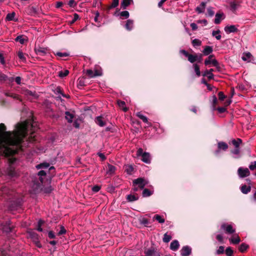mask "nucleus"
Here are the masks:
<instances>
[{
    "instance_id": "nucleus-2",
    "label": "nucleus",
    "mask_w": 256,
    "mask_h": 256,
    "mask_svg": "<svg viewBox=\"0 0 256 256\" xmlns=\"http://www.w3.org/2000/svg\"><path fill=\"white\" fill-rule=\"evenodd\" d=\"M132 184L134 188L132 190L134 192H136L140 190L144 189V187L147 184L148 182L144 178H140L134 180Z\"/></svg>"
},
{
    "instance_id": "nucleus-28",
    "label": "nucleus",
    "mask_w": 256,
    "mask_h": 256,
    "mask_svg": "<svg viewBox=\"0 0 256 256\" xmlns=\"http://www.w3.org/2000/svg\"><path fill=\"white\" fill-rule=\"evenodd\" d=\"M119 4V0H113L112 4L110 6H108L107 10L108 11L110 9L116 8Z\"/></svg>"
},
{
    "instance_id": "nucleus-17",
    "label": "nucleus",
    "mask_w": 256,
    "mask_h": 256,
    "mask_svg": "<svg viewBox=\"0 0 256 256\" xmlns=\"http://www.w3.org/2000/svg\"><path fill=\"white\" fill-rule=\"evenodd\" d=\"M134 24V20H126L125 28L128 30H131L132 29Z\"/></svg>"
},
{
    "instance_id": "nucleus-58",
    "label": "nucleus",
    "mask_w": 256,
    "mask_h": 256,
    "mask_svg": "<svg viewBox=\"0 0 256 256\" xmlns=\"http://www.w3.org/2000/svg\"><path fill=\"white\" fill-rule=\"evenodd\" d=\"M203 54H196V56H197V59H196V62L198 63H201L202 62V57H203Z\"/></svg>"
},
{
    "instance_id": "nucleus-34",
    "label": "nucleus",
    "mask_w": 256,
    "mask_h": 256,
    "mask_svg": "<svg viewBox=\"0 0 256 256\" xmlns=\"http://www.w3.org/2000/svg\"><path fill=\"white\" fill-rule=\"evenodd\" d=\"M153 193L152 191L149 190L148 188H144L142 192V196L144 197H148L151 196Z\"/></svg>"
},
{
    "instance_id": "nucleus-59",
    "label": "nucleus",
    "mask_w": 256,
    "mask_h": 256,
    "mask_svg": "<svg viewBox=\"0 0 256 256\" xmlns=\"http://www.w3.org/2000/svg\"><path fill=\"white\" fill-rule=\"evenodd\" d=\"M60 230L58 232V235H62V234H65L66 233V230L65 229V228H64V226H60Z\"/></svg>"
},
{
    "instance_id": "nucleus-1",
    "label": "nucleus",
    "mask_w": 256,
    "mask_h": 256,
    "mask_svg": "<svg viewBox=\"0 0 256 256\" xmlns=\"http://www.w3.org/2000/svg\"><path fill=\"white\" fill-rule=\"evenodd\" d=\"M37 122H35L33 116L23 122L17 123L14 128H36Z\"/></svg>"
},
{
    "instance_id": "nucleus-5",
    "label": "nucleus",
    "mask_w": 256,
    "mask_h": 256,
    "mask_svg": "<svg viewBox=\"0 0 256 256\" xmlns=\"http://www.w3.org/2000/svg\"><path fill=\"white\" fill-rule=\"evenodd\" d=\"M250 174V171L248 168L240 167L238 170V174L240 178L248 177Z\"/></svg>"
},
{
    "instance_id": "nucleus-23",
    "label": "nucleus",
    "mask_w": 256,
    "mask_h": 256,
    "mask_svg": "<svg viewBox=\"0 0 256 256\" xmlns=\"http://www.w3.org/2000/svg\"><path fill=\"white\" fill-rule=\"evenodd\" d=\"M16 16V13L14 12H12L11 13H8L6 18V20L8 21H12L14 20L16 22L17 20H14V16Z\"/></svg>"
},
{
    "instance_id": "nucleus-33",
    "label": "nucleus",
    "mask_w": 256,
    "mask_h": 256,
    "mask_svg": "<svg viewBox=\"0 0 256 256\" xmlns=\"http://www.w3.org/2000/svg\"><path fill=\"white\" fill-rule=\"evenodd\" d=\"M193 67L194 70V72L196 74V75L199 77L200 76L201 73L200 71V66L197 64H194Z\"/></svg>"
},
{
    "instance_id": "nucleus-6",
    "label": "nucleus",
    "mask_w": 256,
    "mask_h": 256,
    "mask_svg": "<svg viewBox=\"0 0 256 256\" xmlns=\"http://www.w3.org/2000/svg\"><path fill=\"white\" fill-rule=\"evenodd\" d=\"M180 52L188 58V60L190 63L194 64V62H196V54H189L187 51L184 50H181Z\"/></svg>"
},
{
    "instance_id": "nucleus-62",
    "label": "nucleus",
    "mask_w": 256,
    "mask_h": 256,
    "mask_svg": "<svg viewBox=\"0 0 256 256\" xmlns=\"http://www.w3.org/2000/svg\"><path fill=\"white\" fill-rule=\"evenodd\" d=\"M86 74L90 78H94V72L92 70H88Z\"/></svg>"
},
{
    "instance_id": "nucleus-22",
    "label": "nucleus",
    "mask_w": 256,
    "mask_h": 256,
    "mask_svg": "<svg viewBox=\"0 0 256 256\" xmlns=\"http://www.w3.org/2000/svg\"><path fill=\"white\" fill-rule=\"evenodd\" d=\"M65 118L68 122H72L74 118V115L69 112H66Z\"/></svg>"
},
{
    "instance_id": "nucleus-8",
    "label": "nucleus",
    "mask_w": 256,
    "mask_h": 256,
    "mask_svg": "<svg viewBox=\"0 0 256 256\" xmlns=\"http://www.w3.org/2000/svg\"><path fill=\"white\" fill-rule=\"evenodd\" d=\"M95 122L100 126H104L107 122V120L102 116H98L94 119Z\"/></svg>"
},
{
    "instance_id": "nucleus-18",
    "label": "nucleus",
    "mask_w": 256,
    "mask_h": 256,
    "mask_svg": "<svg viewBox=\"0 0 256 256\" xmlns=\"http://www.w3.org/2000/svg\"><path fill=\"white\" fill-rule=\"evenodd\" d=\"M206 6V2H202L199 6H197L196 10L199 14L204 12L205 7Z\"/></svg>"
},
{
    "instance_id": "nucleus-49",
    "label": "nucleus",
    "mask_w": 256,
    "mask_h": 256,
    "mask_svg": "<svg viewBox=\"0 0 256 256\" xmlns=\"http://www.w3.org/2000/svg\"><path fill=\"white\" fill-rule=\"evenodd\" d=\"M8 76L0 71V82H4L6 80Z\"/></svg>"
},
{
    "instance_id": "nucleus-29",
    "label": "nucleus",
    "mask_w": 256,
    "mask_h": 256,
    "mask_svg": "<svg viewBox=\"0 0 256 256\" xmlns=\"http://www.w3.org/2000/svg\"><path fill=\"white\" fill-rule=\"evenodd\" d=\"M117 104H118V106L120 108H121L124 112H126L128 110V108L125 106L126 103L124 101L118 100L117 101Z\"/></svg>"
},
{
    "instance_id": "nucleus-40",
    "label": "nucleus",
    "mask_w": 256,
    "mask_h": 256,
    "mask_svg": "<svg viewBox=\"0 0 256 256\" xmlns=\"http://www.w3.org/2000/svg\"><path fill=\"white\" fill-rule=\"evenodd\" d=\"M172 240V236L170 234H168V233H166L163 238V242L166 243Z\"/></svg>"
},
{
    "instance_id": "nucleus-43",
    "label": "nucleus",
    "mask_w": 256,
    "mask_h": 256,
    "mask_svg": "<svg viewBox=\"0 0 256 256\" xmlns=\"http://www.w3.org/2000/svg\"><path fill=\"white\" fill-rule=\"evenodd\" d=\"M69 74V71L67 70H65L64 72L61 70L58 72V76L60 78H64L67 76Z\"/></svg>"
},
{
    "instance_id": "nucleus-19",
    "label": "nucleus",
    "mask_w": 256,
    "mask_h": 256,
    "mask_svg": "<svg viewBox=\"0 0 256 256\" xmlns=\"http://www.w3.org/2000/svg\"><path fill=\"white\" fill-rule=\"evenodd\" d=\"M218 146L219 150H226L228 148V144L223 142H218Z\"/></svg>"
},
{
    "instance_id": "nucleus-10",
    "label": "nucleus",
    "mask_w": 256,
    "mask_h": 256,
    "mask_svg": "<svg viewBox=\"0 0 256 256\" xmlns=\"http://www.w3.org/2000/svg\"><path fill=\"white\" fill-rule=\"evenodd\" d=\"M229 240L230 243L237 244L240 242V238L238 234L234 233L232 236L229 239Z\"/></svg>"
},
{
    "instance_id": "nucleus-13",
    "label": "nucleus",
    "mask_w": 256,
    "mask_h": 256,
    "mask_svg": "<svg viewBox=\"0 0 256 256\" xmlns=\"http://www.w3.org/2000/svg\"><path fill=\"white\" fill-rule=\"evenodd\" d=\"M86 77L83 76L82 78H79L77 81V86L79 89H82V88L86 85L85 84Z\"/></svg>"
},
{
    "instance_id": "nucleus-44",
    "label": "nucleus",
    "mask_w": 256,
    "mask_h": 256,
    "mask_svg": "<svg viewBox=\"0 0 256 256\" xmlns=\"http://www.w3.org/2000/svg\"><path fill=\"white\" fill-rule=\"evenodd\" d=\"M192 44L194 46H200L202 44V41L198 39L195 38L192 40Z\"/></svg>"
},
{
    "instance_id": "nucleus-11",
    "label": "nucleus",
    "mask_w": 256,
    "mask_h": 256,
    "mask_svg": "<svg viewBox=\"0 0 256 256\" xmlns=\"http://www.w3.org/2000/svg\"><path fill=\"white\" fill-rule=\"evenodd\" d=\"M192 252V249L188 246H184L180 250V254L182 256H188Z\"/></svg>"
},
{
    "instance_id": "nucleus-52",
    "label": "nucleus",
    "mask_w": 256,
    "mask_h": 256,
    "mask_svg": "<svg viewBox=\"0 0 256 256\" xmlns=\"http://www.w3.org/2000/svg\"><path fill=\"white\" fill-rule=\"evenodd\" d=\"M120 16H121L124 17L125 18H128L129 17L130 14L128 11L124 10L122 11L120 13Z\"/></svg>"
},
{
    "instance_id": "nucleus-36",
    "label": "nucleus",
    "mask_w": 256,
    "mask_h": 256,
    "mask_svg": "<svg viewBox=\"0 0 256 256\" xmlns=\"http://www.w3.org/2000/svg\"><path fill=\"white\" fill-rule=\"evenodd\" d=\"M26 40L24 36L22 35L18 36L15 38V41L19 42L20 44H24Z\"/></svg>"
},
{
    "instance_id": "nucleus-7",
    "label": "nucleus",
    "mask_w": 256,
    "mask_h": 256,
    "mask_svg": "<svg viewBox=\"0 0 256 256\" xmlns=\"http://www.w3.org/2000/svg\"><path fill=\"white\" fill-rule=\"evenodd\" d=\"M48 48H42L40 46L35 47L34 52L36 54L40 56H44L46 55L48 52Z\"/></svg>"
},
{
    "instance_id": "nucleus-15",
    "label": "nucleus",
    "mask_w": 256,
    "mask_h": 256,
    "mask_svg": "<svg viewBox=\"0 0 256 256\" xmlns=\"http://www.w3.org/2000/svg\"><path fill=\"white\" fill-rule=\"evenodd\" d=\"M180 244L178 240H173L170 245V248L172 250H176L179 248Z\"/></svg>"
},
{
    "instance_id": "nucleus-47",
    "label": "nucleus",
    "mask_w": 256,
    "mask_h": 256,
    "mask_svg": "<svg viewBox=\"0 0 256 256\" xmlns=\"http://www.w3.org/2000/svg\"><path fill=\"white\" fill-rule=\"evenodd\" d=\"M44 221L42 220H40L38 222V228H36L37 230L38 231V232H42V226L44 224Z\"/></svg>"
},
{
    "instance_id": "nucleus-20",
    "label": "nucleus",
    "mask_w": 256,
    "mask_h": 256,
    "mask_svg": "<svg viewBox=\"0 0 256 256\" xmlns=\"http://www.w3.org/2000/svg\"><path fill=\"white\" fill-rule=\"evenodd\" d=\"M139 196L137 194H129L126 196V200L128 202H134L138 199Z\"/></svg>"
},
{
    "instance_id": "nucleus-45",
    "label": "nucleus",
    "mask_w": 256,
    "mask_h": 256,
    "mask_svg": "<svg viewBox=\"0 0 256 256\" xmlns=\"http://www.w3.org/2000/svg\"><path fill=\"white\" fill-rule=\"evenodd\" d=\"M1 191H2L3 195L10 194V192L8 188H7L6 186H4V187L2 188Z\"/></svg>"
},
{
    "instance_id": "nucleus-35",
    "label": "nucleus",
    "mask_w": 256,
    "mask_h": 256,
    "mask_svg": "<svg viewBox=\"0 0 256 256\" xmlns=\"http://www.w3.org/2000/svg\"><path fill=\"white\" fill-rule=\"evenodd\" d=\"M54 54L56 56L62 58V57H66L70 56V54L66 52H54Z\"/></svg>"
},
{
    "instance_id": "nucleus-32",
    "label": "nucleus",
    "mask_w": 256,
    "mask_h": 256,
    "mask_svg": "<svg viewBox=\"0 0 256 256\" xmlns=\"http://www.w3.org/2000/svg\"><path fill=\"white\" fill-rule=\"evenodd\" d=\"M232 143L235 148H239L240 144L242 143V140L240 138L234 139L232 140Z\"/></svg>"
},
{
    "instance_id": "nucleus-42",
    "label": "nucleus",
    "mask_w": 256,
    "mask_h": 256,
    "mask_svg": "<svg viewBox=\"0 0 256 256\" xmlns=\"http://www.w3.org/2000/svg\"><path fill=\"white\" fill-rule=\"evenodd\" d=\"M4 94L7 96L11 97L16 100H19V96L18 94L10 92H6Z\"/></svg>"
},
{
    "instance_id": "nucleus-64",
    "label": "nucleus",
    "mask_w": 256,
    "mask_h": 256,
    "mask_svg": "<svg viewBox=\"0 0 256 256\" xmlns=\"http://www.w3.org/2000/svg\"><path fill=\"white\" fill-rule=\"evenodd\" d=\"M79 18V16L77 14L75 13L74 14V18L70 22V24L74 23Z\"/></svg>"
},
{
    "instance_id": "nucleus-31",
    "label": "nucleus",
    "mask_w": 256,
    "mask_h": 256,
    "mask_svg": "<svg viewBox=\"0 0 256 256\" xmlns=\"http://www.w3.org/2000/svg\"><path fill=\"white\" fill-rule=\"evenodd\" d=\"M241 191L244 194H248L250 190V187L246 184L242 186L240 188Z\"/></svg>"
},
{
    "instance_id": "nucleus-9",
    "label": "nucleus",
    "mask_w": 256,
    "mask_h": 256,
    "mask_svg": "<svg viewBox=\"0 0 256 256\" xmlns=\"http://www.w3.org/2000/svg\"><path fill=\"white\" fill-rule=\"evenodd\" d=\"M224 30L228 34L232 32H237L238 31V30L234 25H228L225 26Z\"/></svg>"
},
{
    "instance_id": "nucleus-21",
    "label": "nucleus",
    "mask_w": 256,
    "mask_h": 256,
    "mask_svg": "<svg viewBox=\"0 0 256 256\" xmlns=\"http://www.w3.org/2000/svg\"><path fill=\"white\" fill-rule=\"evenodd\" d=\"M153 220L158 221L160 224H163L165 222L164 216L158 214L154 215L153 217Z\"/></svg>"
},
{
    "instance_id": "nucleus-54",
    "label": "nucleus",
    "mask_w": 256,
    "mask_h": 256,
    "mask_svg": "<svg viewBox=\"0 0 256 256\" xmlns=\"http://www.w3.org/2000/svg\"><path fill=\"white\" fill-rule=\"evenodd\" d=\"M218 100L216 96H212V106L213 109L214 110V108H216V106L218 104Z\"/></svg>"
},
{
    "instance_id": "nucleus-57",
    "label": "nucleus",
    "mask_w": 256,
    "mask_h": 256,
    "mask_svg": "<svg viewBox=\"0 0 256 256\" xmlns=\"http://www.w3.org/2000/svg\"><path fill=\"white\" fill-rule=\"evenodd\" d=\"M249 168L251 170H256V161L252 162L250 164L249 166Z\"/></svg>"
},
{
    "instance_id": "nucleus-16",
    "label": "nucleus",
    "mask_w": 256,
    "mask_h": 256,
    "mask_svg": "<svg viewBox=\"0 0 256 256\" xmlns=\"http://www.w3.org/2000/svg\"><path fill=\"white\" fill-rule=\"evenodd\" d=\"M124 171L128 174H132L134 172V167L132 165L130 164H128L124 166Z\"/></svg>"
},
{
    "instance_id": "nucleus-37",
    "label": "nucleus",
    "mask_w": 256,
    "mask_h": 256,
    "mask_svg": "<svg viewBox=\"0 0 256 256\" xmlns=\"http://www.w3.org/2000/svg\"><path fill=\"white\" fill-rule=\"evenodd\" d=\"M18 56L20 60L23 62H26V58L24 56V54L22 51H18Z\"/></svg>"
},
{
    "instance_id": "nucleus-30",
    "label": "nucleus",
    "mask_w": 256,
    "mask_h": 256,
    "mask_svg": "<svg viewBox=\"0 0 256 256\" xmlns=\"http://www.w3.org/2000/svg\"><path fill=\"white\" fill-rule=\"evenodd\" d=\"M248 247H249L248 245L247 244H246L245 243H242L240 245V246L238 248V250L241 252H245L246 251V250L248 248Z\"/></svg>"
},
{
    "instance_id": "nucleus-26",
    "label": "nucleus",
    "mask_w": 256,
    "mask_h": 256,
    "mask_svg": "<svg viewBox=\"0 0 256 256\" xmlns=\"http://www.w3.org/2000/svg\"><path fill=\"white\" fill-rule=\"evenodd\" d=\"M28 232L30 238L33 240L34 241L36 242V240H38V236L37 234L32 230H30Z\"/></svg>"
},
{
    "instance_id": "nucleus-24",
    "label": "nucleus",
    "mask_w": 256,
    "mask_h": 256,
    "mask_svg": "<svg viewBox=\"0 0 256 256\" xmlns=\"http://www.w3.org/2000/svg\"><path fill=\"white\" fill-rule=\"evenodd\" d=\"M116 170V168L114 166L110 164H108V169L106 172V173L108 174L112 175L114 174L115 171Z\"/></svg>"
},
{
    "instance_id": "nucleus-51",
    "label": "nucleus",
    "mask_w": 256,
    "mask_h": 256,
    "mask_svg": "<svg viewBox=\"0 0 256 256\" xmlns=\"http://www.w3.org/2000/svg\"><path fill=\"white\" fill-rule=\"evenodd\" d=\"M233 250L230 247H228L226 250V254L227 256H232Z\"/></svg>"
},
{
    "instance_id": "nucleus-60",
    "label": "nucleus",
    "mask_w": 256,
    "mask_h": 256,
    "mask_svg": "<svg viewBox=\"0 0 256 256\" xmlns=\"http://www.w3.org/2000/svg\"><path fill=\"white\" fill-rule=\"evenodd\" d=\"M68 5L71 8H74L76 6V2L74 0H70Z\"/></svg>"
},
{
    "instance_id": "nucleus-53",
    "label": "nucleus",
    "mask_w": 256,
    "mask_h": 256,
    "mask_svg": "<svg viewBox=\"0 0 256 256\" xmlns=\"http://www.w3.org/2000/svg\"><path fill=\"white\" fill-rule=\"evenodd\" d=\"M214 110H217L219 113L222 114L226 110V108L225 107H218L214 108Z\"/></svg>"
},
{
    "instance_id": "nucleus-61",
    "label": "nucleus",
    "mask_w": 256,
    "mask_h": 256,
    "mask_svg": "<svg viewBox=\"0 0 256 256\" xmlns=\"http://www.w3.org/2000/svg\"><path fill=\"white\" fill-rule=\"evenodd\" d=\"M54 92L56 94H61L62 95L63 93L62 90L60 86H58L54 90Z\"/></svg>"
},
{
    "instance_id": "nucleus-63",
    "label": "nucleus",
    "mask_w": 256,
    "mask_h": 256,
    "mask_svg": "<svg viewBox=\"0 0 256 256\" xmlns=\"http://www.w3.org/2000/svg\"><path fill=\"white\" fill-rule=\"evenodd\" d=\"M207 12H208V16H212L214 14V12L212 10V8H211V7L208 8Z\"/></svg>"
},
{
    "instance_id": "nucleus-38",
    "label": "nucleus",
    "mask_w": 256,
    "mask_h": 256,
    "mask_svg": "<svg viewBox=\"0 0 256 256\" xmlns=\"http://www.w3.org/2000/svg\"><path fill=\"white\" fill-rule=\"evenodd\" d=\"M136 116L138 117L140 119H141L144 122L148 123V118H147L144 116L141 112H138L136 114Z\"/></svg>"
},
{
    "instance_id": "nucleus-4",
    "label": "nucleus",
    "mask_w": 256,
    "mask_h": 256,
    "mask_svg": "<svg viewBox=\"0 0 256 256\" xmlns=\"http://www.w3.org/2000/svg\"><path fill=\"white\" fill-rule=\"evenodd\" d=\"M136 156L138 157L142 156V160L145 163L149 164L150 162V156L149 153L143 152L142 148H139L136 152Z\"/></svg>"
},
{
    "instance_id": "nucleus-39",
    "label": "nucleus",
    "mask_w": 256,
    "mask_h": 256,
    "mask_svg": "<svg viewBox=\"0 0 256 256\" xmlns=\"http://www.w3.org/2000/svg\"><path fill=\"white\" fill-rule=\"evenodd\" d=\"M230 9L232 11L234 12L235 11L237 8L238 6H239V4L237 3H236L234 2H232L230 3Z\"/></svg>"
},
{
    "instance_id": "nucleus-12",
    "label": "nucleus",
    "mask_w": 256,
    "mask_h": 256,
    "mask_svg": "<svg viewBox=\"0 0 256 256\" xmlns=\"http://www.w3.org/2000/svg\"><path fill=\"white\" fill-rule=\"evenodd\" d=\"M214 69L212 68H210L209 70H206L202 74V76H207L208 80H212L214 78V74L212 73Z\"/></svg>"
},
{
    "instance_id": "nucleus-48",
    "label": "nucleus",
    "mask_w": 256,
    "mask_h": 256,
    "mask_svg": "<svg viewBox=\"0 0 256 256\" xmlns=\"http://www.w3.org/2000/svg\"><path fill=\"white\" fill-rule=\"evenodd\" d=\"M38 175L40 176V180L41 182H43V178H42V176H44L46 175V172L44 170H40L38 173Z\"/></svg>"
},
{
    "instance_id": "nucleus-14",
    "label": "nucleus",
    "mask_w": 256,
    "mask_h": 256,
    "mask_svg": "<svg viewBox=\"0 0 256 256\" xmlns=\"http://www.w3.org/2000/svg\"><path fill=\"white\" fill-rule=\"evenodd\" d=\"M213 51L212 46H206L202 50L203 54L204 56L210 55Z\"/></svg>"
},
{
    "instance_id": "nucleus-27",
    "label": "nucleus",
    "mask_w": 256,
    "mask_h": 256,
    "mask_svg": "<svg viewBox=\"0 0 256 256\" xmlns=\"http://www.w3.org/2000/svg\"><path fill=\"white\" fill-rule=\"evenodd\" d=\"M224 16L223 13H216V18L214 19V23L216 24H219L221 22V18Z\"/></svg>"
},
{
    "instance_id": "nucleus-46",
    "label": "nucleus",
    "mask_w": 256,
    "mask_h": 256,
    "mask_svg": "<svg viewBox=\"0 0 256 256\" xmlns=\"http://www.w3.org/2000/svg\"><path fill=\"white\" fill-rule=\"evenodd\" d=\"M49 164L48 163H42L39 164H38L36 166L37 169H40L42 168H48L49 166Z\"/></svg>"
},
{
    "instance_id": "nucleus-50",
    "label": "nucleus",
    "mask_w": 256,
    "mask_h": 256,
    "mask_svg": "<svg viewBox=\"0 0 256 256\" xmlns=\"http://www.w3.org/2000/svg\"><path fill=\"white\" fill-rule=\"evenodd\" d=\"M30 12L32 14H37L38 13V8L36 6H32L30 8Z\"/></svg>"
},
{
    "instance_id": "nucleus-3",
    "label": "nucleus",
    "mask_w": 256,
    "mask_h": 256,
    "mask_svg": "<svg viewBox=\"0 0 256 256\" xmlns=\"http://www.w3.org/2000/svg\"><path fill=\"white\" fill-rule=\"evenodd\" d=\"M220 228L224 230V232L228 234H234L236 232V228L234 225L232 224L222 223L221 224Z\"/></svg>"
},
{
    "instance_id": "nucleus-56",
    "label": "nucleus",
    "mask_w": 256,
    "mask_h": 256,
    "mask_svg": "<svg viewBox=\"0 0 256 256\" xmlns=\"http://www.w3.org/2000/svg\"><path fill=\"white\" fill-rule=\"evenodd\" d=\"M218 99L221 101L224 100V98H226V96L222 92H220L218 93Z\"/></svg>"
},
{
    "instance_id": "nucleus-25",
    "label": "nucleus",
    "mask_w": 256,
    "mask_h": 256,
    "mask_svg": "<svg viewBox=\"0 0 256 256\" xmlns=\"http://www.w3.org/2000/svg\"><path fill=\"white\" fill-rule=\"evenodd\" d=\"M132 2V0H122L121 2V7L123 9H126V8Z\"/></svg>"
},
{
    "instance_id": "nucleus-55",
    "label": "nucleus",
    "mask_w": 256,
    "mask_h": 256,
    "mask_svg": "<svg viewBox=\"0 0 256 256\" xmlns=\"http://www.w3.org/2000/svg\"><path fill=\"white\" fill-rule=\"evenodd\" d=\"M154 250L152 249H148L144 252V254L146 256H152L154 253Z\"/></svg>"
},
{
    "instance_id": "nucleus-41",
    "label": "nucleus",
    "mask_w": 256,
    "mask_h": 256,
    "mask_svg": "<svg viewBox=\"0 0 256 256\" xmlns=\"http://www.w3.org/2000/svg\"><path fill=\"white\" fill-rule=\"evenodd\" d=\"M252 56V54L248 52L246 53H244L243 56H242V59L244 61L248 60L250 57Z\"/></svg>"
}]
</instances>
